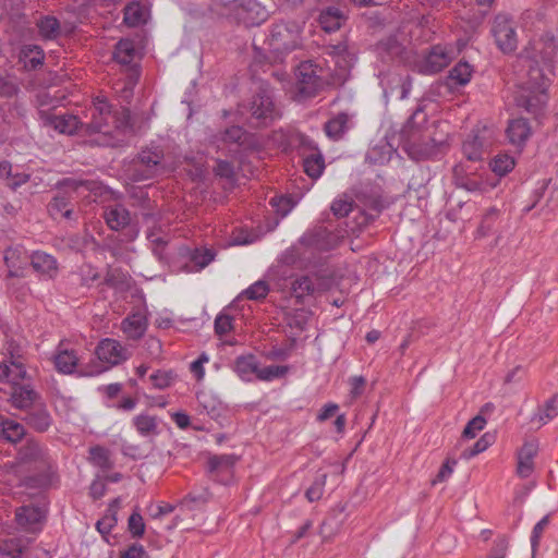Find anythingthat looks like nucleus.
Here are the masks:
<instances>
[{
    "instance_id": "obj_1",
    "label": "nucleus",
    "mask_w": 558,
    "mask_h": 558,
    "mask_svg": "<svg viewBox=\"0 0 558 558\" xmlns=\"http://www.w3.org/2000/svg\"><path fill=\"white\" fill-rule=\"evenodd\" d=\"M558 52V45L551 35L534 39L519 57L523 68H527L526 77H522L517 102L529 112H536L547 101L546 90Z\"/></svg>"
},
{
    "instance_id": "obj_2",
    "label": "nucleus",
    "mask_w": 558,
    "mask_h": 558,
    "mask_svg": "<svg viewBox=\"0 0 558 558\" xmlns=\"http://www.w3.org/2000/svg\"><path fill=\"white\" fill-rule=\"evenodd\" d=\"M422 116V121H425V116L421 108H417L414 113L410 117L407 123L408 138L405 141V150L409 156L415 160L430 159L434 158L441 145V141H436L430 137L429 134H418L417 131L413 130L416 120Z\"/></svg>"
},
{
    "instance_id": "obj_3",
    "label": "nucleus",
    "mask_w": 558,
    "mask_h": 558,
    "mask_svg": "<svg viewBox=\"0 0 558 558\" xmlns=\"http://www.w3.org/2000/svg\"><path fill=\"white\" fill-rule=\"evenodd\" d=\"M99 363H92L81 368L83 376H97L108 371L112 366L129 359V352L118 340L106 338L102 339L95 350Z\"/></svg>"
},
{
    "instance_id": "obj_4",
    "label": "nucleus",
    "mask_w": 558,
    "mask_h": 558,
    "mask_svg": "<svg viewBox=\"0 0 558 558\" xmlns=\"http://www.w3.org/2000/svg\"><path fill=\"white\" fill-rule=\"evenodd\" d=\"M494 140V131L486 125H477L462 143L463 156L473 162L481 161Z\"/></svg>"
},
{
    "instance_id": "obj_5",
    "label": "nucleus",
    "mask_w": 558,
    "mask_h": 558,
    "mask_svg": "<svg viewBox=\"0 0 558 558\" xmlns=\"http://www.w3.org/2000/svg\"><path fill=\"white\" fill-rule=\"evenodd\" d=\"M454 53V49L449 45H435L416 63V71L425 75L438 73L451 62Z\"/></svg>"
},
{
    "instance_id": "obj_6",
    "label": "nucleus",
    "mask_w": 558,
    "mask_h": 558,
    "mask_svg": "<svg viewBox=\"0 0 558 558\" xmlns=\"http://www.w3.org/2000/svg\"><path fill=\"white\" fill-rule=\"evenodd\" d=\"M299 39V31L295 26L290 27L286 23H278L270 29L267 41L272 52L282 54L295 49Z\"/></svg>"
},
{
    "instance_id": "obj_7",
    "label": "nucleus",
    "mask_w": 558,
    "mask_h": 558,
    "mask_svg": "<svg viewBox=\"0 0 558 558\" xmlns=\"http://www.w3.org/2000/svg\"><path fill=\"white\" fill-rule=\"evenodd\" d=\"M225 5L238 21L246 25H258L266 19V11L257 0H229Z\"/></svg>"
},
{
    "instance_id": "obj_8",
    "label": "nucleus",
    "mask_w": 558,
    "mask_h": 558,
    "mask_svg": "<svg viewBox=\"0 0 558 558\" xmlns=\"http://www.w3.org/2000/svg\"><path fill=\"white\" fill-rule=\"evenodd\" d=\"M493 35L497 46L504 52H511L518 46L515 23L507 14H499L495 17Z\"/></svg>"
},
{
    "instance_id": "obj_9",
    "label": "nucleus",
    "mask_w": 558,
    "mask_h": 558,
    "mask_svg": "<svg viewBox=\"0 0 558 558\" xmlns=\"http://www.w3.org/2000/svg\"><path fill=\"white\" fill-rule=\"evenodd\" d=\"M90 122L84 123L86 131L90 133H106L110 124H116L117 120L111 111V106L105 97H96L89 109Z\"/></svg>"
},
{
    "instance_id": "obj_10",
    "label": "nucleus",
    "mask_w": 558,
    "mask_h": 558,
    "mask_svg": "<svg viewBox=\"0 0 558 558\" xmlns=\"http://www.w3.org/2000/svg\"><path fill=\"white\" fill-rule=\"evenodd\" d=\"M298 89L306 96H313L322 87L323 81L317 74V66L312 62H303L299 65L298 72Z\"/></svg>"
},
{
    "instance_id": "obj_11",
    "label": "nucleus",
    "mask_w": 558,
    "mask_h": 558,
    "mask_svg": "<svg viewBox=\"0 0 558 558\" xmlns=\"http://www.w3.org/2000/svg\"><path fill=\"white\" fill-rule=\"evenodd\" d=\"M3 260L8 268L9 277H22L23 271L31 262V255L23 245L16 244L4 250Z\"/></svg>"
},
{
    "instance_id": "obj_12",
    "label": "nucleus",
    "mask_w": 558,
    "mask_h": 558,
    "mask_svg": "<svg viewBox=\"0 0 558 558\" xmlns=\"http://www.w3.org/2000/svg\"><path fill=\"white\" fill-rule=\"evenodd\" d=\"M45 518L44 510L38 506H22L15 510V522L25 532H37Z\"/></svg>"
},
{
    "instance_id": "obj_13",
    "label": "nucleus",
    "mask_w": 558,
    "mask_h": 558,
    "mask_svg": "<svg viewBox=\"0 0 558 558\" xmlns=\"http://www.w3.org/2000/svg\"><path fill=\"white\" fill-rule=\"evenodd\" d=\"M31 265L41 278L52 280L58 276L59 264L57 258L44 251H34L31 254Z\"/></svg>"
},
{
    "instance_id": "obj_14",
    "label": "nucleus",
    "mask_w": 558,
    "mask_h": 558,
    "mask_svg": "<svg viewBox=\"0 0 558 558\" xmlns=\"http://www.w3.org/2000/svg\"><path fill=\"white\" fill-rule=\"evenodd\" d=\"M538 452V444L535 440H529L518 451L517 474L522 478H527L534 472V459Z\"/></svg>"
},
{
    "instance_id": "obj_15",
    "label": "nucleus",
    "mask_w": 558,
    "mask_h": 558,
    "mask_svg": "<svg viewBox=\"0 0 558 558\" xmlns=\"http://www.w3.org/2000/svg\"><path fill=\"white\" fill-rule=\"evenodd\" d=\"M27 376L25 365L21 356H13L0 364V381H7L14 387Z\"/></svg>"
},
{
    "instance_id": "obj_16",
    "label": "nucleus",
    "mask_w": 558,
    "mask_h": 558,
    "mask_svg": "<svg viewBox=\"0 0 558 558\" xmlns=\"http://www.w3.org/2000/svg\"><path fill=\"white\" fill-rule=\"evenodd\" d=\"M252 116L258 120L267 121L276 118L277 112L272 97L268 89L262 88L251 104Z\"/></svg>"
},
{
    "instance_id": "obj_17",
    "label": "nucleus",
    "mask_w": 558,
    "mask_h": 558,
    "mask_svg": "<svg viewBox=\"0 0 558 558\" xmlns=\"http://www.w3.org/2000/svg\"><path fill=\"white\" fill-rule=\"evenodd\" d=\"M162 157V150L158 146L143 149L138 155V163L144 168V173L140 179H149L156 174L159 171Z\"/></svg>"
},
{
    "instance_id": "obj_18",
    "label": "nucleus",
    "mask_w": 558,
    "mask_h": 558,
    "mask_svg": "<svg viewBox=\"0 0 558 558\" xmlns=\"http://www.w3.org/2000/svg\"><path fill=\"white\" fill-rule=\"evenodd\" d=\"M121 327L128 338L133 340L140 339L147 329V316L145 311H137L130 314L122 320Z\"/></svg>"
},
{
    "instance_id": "obj_19",
    "label": "nucleus",
    "mask_w": 558,
    "mask_h": 558,
    "mask_svg": "<svg viewBox=\"0 0 558 558\" xmlns=\"http://www.w3.org/2000/svg\"><path fill=\"white\" fill-rule=\"evenodd\" d=\"M11 402L16 409L29 410L40 402V397L29 385H17L13 388Z\"/></svg>"
},
{
    "instance_id": "obj_20",
    "label": "nucleus",
    "mask_w": 558,
    "mask_h": 558,
    "mask_svg": "<svg viewBox=\"0 0 558 558\" xmlns=\"http://www.w3.org/2000/svg\"><path fill=\"white\" fill-rule=\"evenodd\" d=\"M506 135L511 145L522 147L531 136V126L527 120L523 118L511 120L506 130Z\"/></svg>"
},
{
    "instance_id": "obj_21",
    "label": "nucleus",
    "mask_w": 558,
    "mask_h": 558,
    "mask_svg": "<svg viewBox=\"0 0 558 558\" xmlns=\"http://www.w3.org/2000/svg\"><path fill=\"white\" fill-rule=\"evenodd\" d=\"M78 356L74 350H69L60 344L53 355L56 369L61 374H73L78 365Z\"/></svg>"
},
{
    "instance_id": "obj_22",
    "label": "nucleus",
    "mask_w": 558,
    "mask_h": 558,
    "mask_svg": "<svg viewBox=\"0 0 558 558\" xmlns=\"http://www.w3.org/2000/svg\"><path fill=\"white\" fill-rule=\"evenodd\" d=\"M104 218L108 227L116 231L129 226L131 220L129 210L120 204L108 206L104 211Z\"/></svg>"
},
{
    "instance_id": "obj_23",
    "label": "nucleus",
    "mask_w": 558,
    "mask_h": 558,
    "mask_svg": "<svg viewBox=\"0 0 558 558\" xmlns=\"http://www.w3.org/2000/svg\"><path fill=\"white\" fill-rule=\"evenodd\" d=\"M353 126V117L349 113L341 112L331 118L325 124V132L328 137L337 141L343 136Z\"/></svg>"
},
{
    "instance_id": "obj_24",
    "label": "nucleus",
    "mask_w": 558,
    "mask_h": 558,
    "mask_svg": "<svg viewBox=\"0 0 558 558\" xmlns=\"http://www.w3.org/2000/svg\"><path fill=\"white\" fill-rule=\"evenodd\" d=\"M258 367L257 359L248 354L236 357L233 368L242 380L252 381L254 378H257Z\"/></svg>"
},
{
    "instance_id": "obj_25",
    "label": "nucleus",
    "mask_w": 558,
    "mask_h": 558,
    "mask_svg": "<svg viewBox=\"0 0 558 558\" xmlns=\"http://www.w3.org/2000/svg\"><path fill=\"white\" fill-rule=\"evenodd\" d=\"M25 420L31 427L38 432L47 430L51 424V416L41 402L29 409Z\"/></svg>"
},
{
    "instance_id": "obj_26",
    "label": "nucleus",
    "mask_w": 558,
    "mask_h": 558,
    "mask_svg": "<svg viewBox=\"0 0 558 558\" xmlns=\"http://www.w3.org/2000/svg\"><path fill=\"white\" fill-rule=\"evenodd\" d=\"M558 416V393L538 407L532 415L531 422L541 427Z\"/></svg>"
},
{
    "instance_id": "obj_27",
    "label": "nucleus",
    "mask_w": 558,
    "mask_h": 558,
    "mask_svg": "<svg viewBox=\"0 0 558 558\" xmlns=\"http://www.w3.org/2000/svg\"><path fill=\"white\" fill-rule=\"evenodd\" d=\"M328 53L335 61V64L339 66L343 72H347L354 63V54L349 52L348 46L344 43L330 46Z\"/></svg>"
},
{
    "instance_id": "obj_28",
    "label": "nucleus",
    "mask_w": 558,
    "mask_h": 558,
    "mask_svg": "<svg viewBox=\"0 0 558 558\" xmlns=\"http://www.w3.org/2000/svg\"><path fill=\"white\" fill-rule=\"evenodd\" d=\"M132 424L135 427L136 432L142 437H153L158 435V420L154 415L149 414H138L133 417Z\"/></svg>"
},
{
    "instance_id": "obj_29",
    "label": "nucleus",
    "mask_w": 558,
    "mask_h": 558,
    "mask_svg": "<svg viewBox=\"0 0 558 558\" xmlns=\"http://www.w3.org/2000/svg\"><path fill=\"white\" fill-rule=\"evenodd\" d=\"M343 21L344 16L342 12L333 7L323 11L319 15V24L322 28L327 33L338 31L341 27Z\"/></svg>"
},
{
    "instance_id": "obj_30",
    "label": "nucleus",
    "mask_w": 558,
    "mask_h": 558,
    "mask_svg": "<svg viewBox=\"0 0 558 558\" xmlns=\"http://www.w3.org/2000/svg\"><path fill=\"white\" fill-rule=\"evenodd\" d=\"M472 74L471 64L459 62L450 70L448 80L451 86H464L471 81Z\"/></svg>"
},
{
    "instance_id": "obj_31",
    "label": "nucleus",
    "mask_w": 558,
    "mask_h": 558,
    "mask_svg": "<svg viewBox=\"0 0 558 558\" xmlns=\"http://www.w3.org/2000/svg\"><path fill=\"white\" fill-rule=\"evenodd\" d=\"M137 51L135 49L134 43L131 39H121L114 50V59L120 64H131L135 59Z\"/></svg>"
},
{
    "instance_id": "obj_32",
    "label": "nucleus",
    "mask_w": 558,
    "mask_h": 558,
    "mask_svg": "<svg viewBox=\"0 0 558 558\" xmlns=\"http://www.w3.org/2000/svg\"><path fill=\"white\" fill-rule=\"evenodd\" d=\"M53 128L62 134H73L77 129L84 128V123H81L78 118L73 114L56 116L52 119Z\"/></svg>"
},
{
    "instance_id": "obj_33",
    "label": "nucleus",
    "mask_w": 558,
    "mask_h": 558,
    "mask_svg": "<svg viewBox=\"0 0 558 558\" xmlns=\"http://www.w3.org/2000/svg\"><path fill=\"white\" fill-rule=\"evenodd\" d=\"M44 51L37 45H25L21 49V59L24 62V66L27 69H35L40 65L44 61Z\"/></svg>"
},
{
    "instance_id": "obj_34",
    "label": "nucleus",
    "mask_w": 558,
    "mask_h": 558,
    "mask_svg": "<svg viewBox=\"0 0 558 558\" xmlns=\"http://www.w3.org/2000/svg\"><path fill=\"white\" fill-rule=\"evenodd\" d=\"M215 258V253L208 247H196L190 252V259L193 263L191 270L198 271L209 265Z\"/></svg>"
},
{
    "instance_id": "obj_35",
    "label": "nucleus",
    "mask_w": 558,
    "mask_h": 558,
    "mask_svg": "<svg viewBox=\"0 0 558 558\" xmlns=\"http://www.w3.org/2000/svg\"><path fill=\"white\" fill-rule=\"evenodd\" d=\"M303 166L308 177L318 179L325 169L324 157L320 153H313L304 158Z\"/></svg>"
},
{
    "instance_id": "obj_36",
    "label": "nucleus",
    "mask_w": 558,
    "mask_h": 558,
    "mask_svg": "<svg viewBox=\"0 0 558 558\" xmlns=\"http://www.w3.org/2000/svg\"><path fill=\"white\" fill-rule=\"evenodd\" d=\"M124 23L128 26L135 27L144 24L146 21V11L137 2H133L124 9Z\"/></svg>"
},
{
    "instance_id": "obj_37",
    "label": "nucleus",
    "mask_w": 558,
    "mask_h": 558,
    "mask_svg": "<svg viewBox=\"0 0 558 558\" xmlns=\"http://www.w3.org/2000/svg\"><path fill=\"white\" fill-rule=\"evenodd\" d=\"M489 166L496 175L504 177L513 170L515 161L514 158L508 154H499L493 158Z\"/></svg>"
},
{
    "instance_id": "obj_38",
    "label": "nucleus",
    "mask_w": 558,
    "mask_h": 558,
    "mask_svg": "<svg viewBox=\"0 0 558 558\" xmlns=\"http://www.w3.org/2000/svg\"><path fill=\"white\" fill-rule=\"evenodd\" d=\"M0 434L5 440L16 442L24 436L25 429L22 424L15 421L4 420L1 423Z\"/></svg>"
},
{
    "instance_id": "obj_39",
    "label": "nucleus",
    "mask_w": 558,
    "mask_h": 558,
    "mask_svg": "<svg viewBox=\"0 0 558 558\" xmlns=\"http://www.w3.org/2000/svg\"><path fill=\"white\" fill-rule=\"evenodd\" d=\"M37 26L39 28V34L45 39H54L60 34V24L59 21L53 16H44L41 17Z\"/></svg>"
},
{
    "instance_id": "obj_40",
    "label": "nucleus",
    "mask_w": 558,
    "mask_h": 558,
    "mask_svg": "<svg viewBox=\"0 0 558 558\" xmlns=\"http://www.w3.org/2000/svg\"><path fill=\"white\" fill-rule=\"evenodd\" d=\"M89 460L93 464L104 470L112 466L109 450L101 446H95L89 449Z\"/></svg>"
},
{
    "instance_id": "obj_41",
    "label": "nucleus",
    "mask_w": 558,
    "mask_h": 558,
    "mask_svg": "<svg viewBox=\"0 0 558 558\" xmlns=\"http://www.w3.org/2000/svg\"><path fill=\"white\" fill-rule=\"evenodd\" d=\"M269 287L265 280H257L247 289L241 292L239 298L245 296L248 300L259 301L267 296Z\"/></svg>"
},
{
    "instance_id": "obj_42",
    "label": "nucleus",
    "mask_w": 558,
    "mask_h": 558,
    "mask_svg": "<svg viewBox=\"0 0 558 558\" xmlns=\"http://www.w3.org/2000/svg\"><path fill=\"white\" fill-rule=\"evenodd\" d=\"M289 372L286 365H269L266 367H258L257 379L262 381H272L274 379L284 377Z\"/></svg>"
},
{
    "instance_id": "obj_43",
    "label": "nucleus",
    "mask_w": 558,
    "mask_h": 558,
    "mask_svg": "<svg viewBox=\"0 0 558 558\" xmlns=\"http://www.w3.org/2000/svg\"><path fill=\"white\" fill-rule=\"evenodd\" d=\"M291 290L296 299H302L305 295L312 294L315 291V287L308 276H302L292 282Z\"/></svg>"
},
{
    "instance_id": "obj_44",
    "label": "nucleus",
    "mask_w": 558,
    "mask_h": 558,
    "mask_svg": "<svg viewBox=\"0 0 558 558\" xmlns=\"http://www.w3.org/2000/svg\"><path fill=\"white\" fill-rule=\"evenodd\" d=\"M327 475L318 474L313 481L312 485L307 488L305 496L308 501H317L322 498L324 494V488L326 485Z\"/></svg>"
},
{
    "instance_id": "obj_45",
    "label": "nucleus",
    "mask_w": 558,
    "mask_h": 558,
    "mask_svg": "<svg viewBox=\"0 0 558 558\" xmlns=\"http://www.w3.org/2000/svg\"><path fill=\"white\" fill-rule=\"evenodd\" d=\"M24 544L20 538L4 541L0 546V553L11 558H20L24 551Z\"/></svg>"
},
{
    "instance_id": "obj_46",
    "label": "nucleus",
    "mask_w": 558,
    "mask_h": 558,
    "mask_svg": "<svg viewBox=\"0 0 558 558\" xmlns=\"http://www.w3.org/2000/svg\"><path fill=\"white\" fill-rule=\"evenodd\" d=\"M486 426V420L482 415L473 417L463 429L462 437L465 439H473Z\"/></svg>"
},
{
    "instance_id": "obj_47",
    "label": "nucleus",
    "mask_w": 558,
    "mask_h": 558,
    "mask_svg": "<svg viewBox=\"0 0 558 558\" xmlns=\"http://www.w3.org/2000/svg\"><path fill=\"white\" fill-rule=\"evenodd\" d=\"M492 445V437L488 434L483 435L471 448L463 450L461 457L471 459L485 451Z\"/></svg>"
},
{
    "instance_id": "obj_48",
    "label": "nucleus",
    "mask_w": 558,
    "mask_h": 558,
    "mask_svg": "<svg viewBox=\"0 0 558 558\" xmlns=\"http://www.w3.org/2000/svg\"><path fill=\"white\" fill-rule=\"evenodd\" d=\"M233 318L225 313L217 315L215 319V331L218 336H225L233 328Z\"/></svg>"
},
{
    "instance_id": "obj_49",
    "label": "nucleus",
    "mask_w": 558,
    "mask_h": 558,
    "mask_svg": "<svg viewBox=\"0 0 558 558\" xmlns=\"http://www.w3.org/2000/svg\"><path fill=\"white\" fill-rule=\"evenodd\" d=\"M246 138L245 131L240 126H231L227 129L222 135V141L226 143H236L243 145Z\"/></svg>"
},
{
    "instance_id": "obj_50",
    "label": "nucleus",
    "mask_w": 558,
    "mask_h": 558,
    "mask_svg": "<svg viewBox=\"0 0 558 558\" xmlns=\"http://www.w3.org/2000/svg\"><path fill=\"white\" fill-rule=\"evenodd\" d=\"M352 207H353L352 201L344 198V197H339L332 202L331 211L337 217H345L351 213Z\"/></svg>"
},
{
    "instance_id": "obj_51",
    "label": "nucleus",
    "mask_w": 558,
    "mask_h": 558,
    "mask_svg": "<svg viewBox=\"0 0 558 558\" xmlns=\"http://www.w3.org/2000/svg\"><path fill=\"white\" fill-rule=\"evenodd\" d=\"M129 531L134 537L143 536L145 532V523L143 517L138 512H133L129 518Z\"/></svg>"
},
{
    "instance_id": "obj_52",
    "label": "nucleus",
    "mask_w": 558,
    "mask_h": 558,
    "mask_svg": "<svg viewBox=\"0 0 558 558\" xmlns=\"http://www.w3.org/2000/svg\"><path fill=\"white\" fill-rule=\"evenodd\" d=\"M548 524H549V515H545L534 525L532 535H531V546H532L533 553L536 550V548L539 544L542 534Z\"/></svg>"
},
{
    "instance_id": "obj_53",
    "label": "nucleus",
    "mask_w": 558,
    "mask_h": 558,
    "mask_svg": "<svg viewBox=\"0 0 558 558\" xmlns=\"http://www.w3.org/2000/svg\"><path fill=\"white\" fill-rule=\"evenodd\" d=\"M81 283L89 287L94 281L99 279V274L96 268L90 265H83L78 271Z\"/></svg>"
},
{
    "instance_id": "obj_54",
    "label": "nucleus",
    "mask_w": 558,
    "mask_h": 558,
    "mask_svg": "<svg viewBox=\"0 0 558 558\" xmlns=\"http://www.w3.org/2000/svg\"><path fill=\"white\" fill-rule=\"evenodd\" d=\"M270 204L276 208L277 213L281 215V217L287 216L294 206L291 199L286 196L272 197Z\"/></svg>"
},
{
    "instance_id": "obj_55",
    "label": "nucleus",
    "mask_w": 558,
    "mask_h": 558,
    "mask_svg": "<svg viewBox=\"0 0 558 558\" xmlns=\"http://www.w3.org/2000/svg\"><path fill=\"white\" fill-rule=\"evenodd\" d=\"M498 216V209L495 208V207H492L490 209L487 210V213L485 214L484 218H483V221L478 228V232L482 234V235H486L489 230H490V227H492V221Z\"/></svg>"
},
{
    "instance_id": "obj_56",
    "label": "nucleus",
    "mask_w": 558,
    "mask_h": 558,
    "mask_svg": "<svg viewBox=\"0 0 558 558\" xmlns=\"http://www.w3.org/2000/svg\"><path fill=\"white\" fill-rule=\"evenodd\" d=\"M456 463L457 462L454 460H452V461L447 460L440 468L436 478L433 481V484L447 481L453 473Z\"/></svg>"
},
{
    "instance_id": "obj_57",
    "label": "nucleus",
    "mask_w": 558,
    "mask_h": 558,
    "mask_svg": "<svg viewBox=\"0 0 558 558\" xmlns=\"http://www.w3.org/2000/svg\"><path fill=\"white\" fill-rule=\"evenodd\" d=\"M215 172L217 175L226 179H232L234 177V168L233 166L226 160H218L215 167Z\"/></svg>"
},
{
    "instance_id": "obj_58",
    "label": "nucleus",
    "mask_w": 558,
    "mask_h": 558,
    "mask_svg": "<svg viewBox=\"0 0 558 558\" xmlns=\"http://www.w3.org/2000/svg\"><path fill=\"white\" fill-rule=\"evenodd\" d=\"M150 379L156 388L163 389L170 386L172 377L167 373H155L150 375Z\"/></svg>"
},
{
    "instance_id": "obj_59",
    "label": "nucleus",
    "mask_w": 558,
    "mask_h": 558,
    "mask_svg": "<svg viewBox=\"0 0 558 558\" xmlns=\"http://www.w3.org/2000/svg\"><path fill=\"white\" fill-rule=\"evenodd\" d=\"M365 386V378L363 376H354L350 378V393L352 398H357L363 393Z\"/></svg>"
},
{
    "instance_id": "obj_60",
    "label": "nucleus",
    "mask_w": 558,
    "mask_h": 558,
    "mask_svg": "<svg viewBox=\"0 0 558 558\" xmlns=\"http://www.w3.org/2000/svg\"><path fill=\"white\" fill-rule=\"evenodd\" d=\"M28 180L29 174L25 172H15L12 173L11 178L7 181V185L12 190H16L21 185L25 184Z\"/></svg>"
},
{
    "instance_id": "obj_61",
    "label": "nucleus",
    "mask_w": 558,
    "mask_h": 558,
    "mask_svg": "<svg viewBox=\"0 0 558 558\" xmlns=\"http://www.w3.org/2000/svg\"><path fill=\"white\" fill-rule=\"evenodd\" d=\"M145 555L146 551L141 544H133L120 556V558H143Z\"/></svg>"
},
{
    "instance_id": "obj_62",
    "label": "nucleus",
    "mask_w": 558,
    "mask_h": 558,
    "mask_svg": "<svg viewBox=\"0 0 558 558\" xmlns=\"http://www.w3.org/2000/svg\"><path fill=\"white\" fill-rule=\"evenodd\" d=\"M17 92L16 85L12 82L0 77V96L12 97Z\"/></svg>"
},
{
    "instance_id": "obj_63",
    "label": "nucleus",
    "mask_w": 558,
    "mask_h": 558,
    "mask_svg": "<svg viewBox=\"0 0 558 558\" xmlns=\"http://www.w3.org/2000/svg\"><path fill=\"white\" fill-rule=\"evenodd\" d=\"M114 523H116V519L113 517H106V518L97 521L96 527L101 534H108V533H110Z\"/></svg>"
},
{
    "instance_id": "obj_64",
    "label": "nucleus",
    "mask_w": 558,
    "mask_h": 558,
    "mask_svg": "<svg viewBox=\"0 0 558 558\" xmlns=\"http://www.w3.org/2000/svg\"><path fill=\"white\" fill-rule=\"evenodd\" d=\"M338 404L336 403H327L323 407V409L320 410V412L318 413L317 415V420L320 421V422H324L326 420H328L329 417H331L338 410Z\"/></svg>"
}]
</instances>
